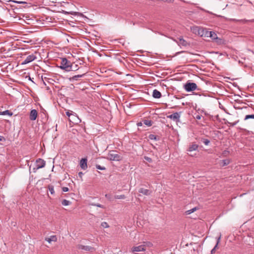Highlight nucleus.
<instances>
[{"instance_id":"nucleus-1","label":"nucleus","mask_w":254,"mask_h":254,"mask_svg":"<svg viewBox=\"0 0 254 254\" xmlns=\"http://www.w3.org/2000/svg\"><path fill=\"white\" fill-rule=\"evenodd\" d=\"M223 111H225V112L227 114V117H226L225 118H223V121H225V124H229L230 126H234L235 125H236L238 122L239 120H235V116L233 115L232 114H230L228 113L227 112L226 110L223 108Z\"/></svg>"},{"instance_id":"nucleus-2","label":"nucleus","mask_w":254,"mask_h":254,"mask_svg":"<svg viewBox=\"0 0 254 254\" xmlns=\"http://www.w3.org/2000/svg\"><path fill=\"white\" fill-rule=\"evenodd\" d=\"M59 67L66 71L73 70L72 66L70 62L65 58H63L61 62V65Z\"/></svg>"},{"instance_id":"nucleus-3","label":"nucleus","mask_w":254,"mask_h":254,"mask_svg":"<svg viewBox=\"0 0 254 254\" xmlns=\"http://www.w3.org/2000/svg\"><path fill=\"white\" fill-rule=\"evenodd\" d=\"M106 158L111 161H120L121 159V156L117 154V151L115 150L110 151Z\"/></svg>"},{"instance_id":"nucleus-4","label":"nucleus","mask_w":254,"mask_h":254,"mask_svg":"<svg viewBox=\"0 0 254 254\" xmlns=\"http://www.w3.org/2000/svg\"><path fill=\"white\" fill-rule=\"evenodd\" d=\"M46 162L43 159L39 158L36 161V168H34L33 170L34 172L38 169L43 168L45 166Z\"/></svg>"},{"instance_id":"nucleus-5","label":"nucleus","mask_w":254,"mask_h":254,"mask_svg":"<svg viewBox=\"0 0 254 254\" xmlns=\"http://www.w3.org/2000/svg\"><path fill=\"white\" fill-rule=\"evenodd\" d=\"M197 88V85L194 83L188 82L185 85V89L188 92L195 90Z\"/></svg>"},{"instance_id":"nucleus-6","label":"nucleus","mask_w":254,"mask_h":254,"mask_svg":"<svg viewBox=\"0 0 254 254\" xmlns=\"http://www.w3.org/2000/svg\"><path fill=\"white\" fill-rule=\"evenodd\" d=\"M181 113L176 112L175 113H173V114H171L170 115H169L167 116L168 118L171 119L174 121L176 122H179L180 120Z\"/></svg>"},{"instance_id":"nucleus-7","label":"nucleus","mask_w":254,"mask_h":254,"mask_svg":"<svg viewBox=\"0 0 254 254\" xmlns=\"http://www.w3.org/2000/svg\"><path fill=\"white\" fill-rule=\"evenodd\" d=\"M145 245H140L138 246L133 247L131 249V252L132 253L143 252L145 251Z\"/></svg>"},{"instance_id":"nucleus-8","label":"nucleus","mask_w":254,"mask_h":254,"mask_svg":"<svg viewBox=\"0 0 254 254\" xmlns=\"http://www.w3.org/2000/svg\"><path fill=\"white\" fill-rule=\"evenodd\" d=\"M138 192L142 194L143 195L149 196L151 194L152 191L149 189H146L143 188H140L138 190Z\"/></svg>"},{"instance_id":"nucleus-9","label":"nucleus","mask_w":254,"mask_h":254,"mask_svg":"<svg viewBox=\"0 0 254 254\" xmlns=\"http://www.w3.org/2000/svg\"><path fill=\"white\" fill-rule=\"evenodd\" d=\"M36 59V56L34 55H30L28 56L25 60L22 62V64H27L33 61H34Z\"/></svg>"},{"instance_id":"nucleus-10","label":"nucleus","mask_w":254,"mask_h":254,"mask_svg":"<svg viewBox=\"0 0 254 254\" xmlns=\"http://www.w3.org/2000/svg\"><path fill=\"white\" fill-rule=\"evenodd\" d=\"M193 32L195 34H197L200 36H203L204 34V30L202 28L197 26L193 28Z\"/></svg>"},{"instance_id":"nucleus-11","label":"nucleus","mask_w":254,"mask_h":254,"mask_svg":"<svg viewBox=\"0 0 254 254\" xmlns=\"http://www.w3.org/2000/svg\"><path fill=\"white\" fill-rule=\"evenodd\" d=\"M204 35L207 37H210L213 40H216L218 39L217 34L212 31H206Z\"/></svg>"},{"instance_id":"nucleus-12","label":"nucleus","mask_w":254,"mask_h":254,"mask_svg":"<svg viewBox=\"0 0 254 254\" xmlns=\"http://www.w3.org/2000/svg\"><path fill=\"white\" fill-rule=\"evenodd\" d=\"M87 159L86 158H82L80 161V166L83 170H86L87 168Z\"/></svg>"},{"instance_id":"nucleus-13","label":"nucleus","mask_w":254,"mask_h":254,"mask_svg":"<svg viewBox=\"0 0 254 254\" xmlns=\"http://www.w3.org/2000/svg\"><path fill=\"white\" fill-rule=\"evenodd\" d=\"M37 117V112L36 110H32L30 113L29 118L31 121H34L36 119Z\"/></svg>"},{"instance_id":"nucleus-14","label":"nucleus","mask_w":254,"mask_h":254,"mask_svg":"<svg viewBox=\"0 0 254 254\" xmlns=\"http://www.w3.org/2000/svg\"><path fill=\"white\" fill-rule=\"evenodd\" d=\"M198 146L196 144H194V143L191 144L189 145V148L187 150V151L191 153L193 151L196 150L198 148Z\"/></svg>"},{"instance_id":"nucleus-15","label":"nucleus","mask_w":254,"mask_h":254,"mask_svg":"<svg viewBox=\"0 0 254 254\" xmlns=\"http://www.w3.org/2000/svg\"><path fill=\"white\" fill-rule=\"evenodd\" d=\"M78 248L79 250H84V251H91L93 249V248H92L90 246H83V245H78Z\"/></svg>"},{"instance_id":"nucleus-16","label":"nucleus","mask_w":254,"mask_h":254,"mask_svg":"<svg viewBox=\"0 0 254 254\" xmlns=\"http://www.w3.org/2000/svg\"><path fill=\"white\" fill-rule=\"evenodd\" d=\"M161 96H162V95L160 91H159L157 89H154L153 90L152 96L154 98H157V99L160 98H161Z\"/></svg>"},{"instance_id":"nucleus-17","label":"nucleus","mask_w":254,"mask_h":254,"mask_svg":"<svg viewBox=\"0 0 254 254\" xmlns=\"http://www.w3.org/2000/svg\"><path fill=\"white\" fill-rule=\"evenodd\" d=\"M45 241H47L49 243H51L52 242H56L57 241V238L56 236L53 235L49 238H46Z\"/></svg>"},{"instance_id":"nucleus-18","label":"nucleus","mask_w":254,"mask_h":254,"mask_svg":"<svg viewBox=\"0 0 254 254\" xmlns=\"http://www.w3.org/2000/svg\"><path fill=\"white\" fill-rule=\"evenodd\" d=\"M85 74V73H82L81 74H78L76 75H74L71 78V80H77L79 79V78L83 77Z\"/></svg>"},{"instance_id":"nucleus-19","label":"nucleus","mask_w":254,"mask_h":254,"mask_svg":"<svg viewBox=\"0 0 254 254\" xmlns=\"http://www.w3.org/2000/svg\"><path fill=\"white\" fill-rule=\"evenodd\" d=\"M12 113L9 111L8 110H5L3 112L0 111V115H8L11 116L12 115Z\"/></svg>"},{"instance_id":"nucleus-20","label":"nucleus","mask_w":254,"mask_h":254,"mask_svg":"<svg viewBox=\"0 0 254 254\" xmlns=\"http://www.w3.org/2000/svg\"><path fill=\"white\" fill-rule=\"evenodd\" d=\"M142 122L143 124L146 125L148 127H150L152 125V122L151 120H144Z\"/></svg>"},{"instance_id":"nucleus-21","label":"nucleus","mask_w":254,"mask_h":254,"mask_svg":"<svg viewBox=\"0 0 254 254\" xmlns=\"http://www.w3.org/2000/svg\"><path fill=\"white\" fill-rule=\"evenodd\" d=\"M179 45H181L182 46H186L187 45V42L184 40L183 38H180L179 41L178 42Z\"/></svg>"},{"instance_id":"nucleus-22","label":"nucleus","mask_w":254,"mask_h":254,"mask_svg":"<svg viewBox=\"0 0 254 254\" xmlns=\"http://www.w3.org/2000/svg\"><path fill=\"white\" fill-rule=\"evenodd\" d=\"M66 115L69 118H71L73 120L74 119V118H76V116L75 115H74V114H72L71 113H70L69 111L66 112Z\"/></svg>"},{"instance_id":"nucleus-23","label":"nucleus","mask_w":254,"mask_h":254,"mask_svg":"<svg viewBox=\"0 0 254 254\" xmlns=\"http://www.w3.org/2000/svg\"><path fill=\"white\" fill-rule=\"evenodd\" d=\"M201 142L204 144L206 145H208L210 143L209 140L206 138H201Z\"/></svg>"},{"instance_id":"nucleus-24","label":"nucleus","mask_w":254,"mask_h":254,"mask_svg":"<svg viewBox=\"0 0 254 254\" xmlns=\"http://www.w3.org/2000/svg\"><path fill=\"white\" fill-rule=\"evenodd\" d=\"M220 239H221V235L218 238L217 242L216 245L215 246L214 248L211 251V253L212 254L215 253L216 249L217 248L218 243L219 240H220Z\"/></svg>"},{"instance_id":"nucleus-25","label":"nucleus","mask_w":254,"mask_h":254,"mask_svg":"<svg viewBox=\"0 0 254 254\" xmlns=\"http://www.w3.org/2000/svg\"><path fill=\"white\" fill-rule=\"evenodd\" d=\"M249 119H254V115H247L245 116L244 120L246 121Z\"/></svg>"},{"instance_id":"nucleus-26","label":"nucleus","mask_w":254,"mask_h":254,"mask_svg":"<svg viewBox=\"0 0 254 254\" xmlns=\"http://www.w3.org/2000/svg\"><path fill=\"white\" fill-rule=\"evenodd\" d=\"M148 138L150 140H157V136L154 134H150L148 136Z\"/></svg>"},{"instance_id":"nucleus-27","label":"nucleus","mask_w":254,"mask_h":254,"mask_svg":"<svg viewBox=\"0 0 254 254\" xmlns=\"http://www.w3.org/2000/svg\"><path fill=\"white\" fill-rule=\"evenodd\" d=\"M70 203V202L66 199H64L62 202V204L64 206L68 205Z\"/></svg>"},{"instance_id":"nucleus-28","label":"nucleus","mask_w":254,"mask_h":254,"mask_svg":"<svg viewBox=\"0 0 254 254\" xmlns=\"http://www.w3.org/2000/svg\"><path fill=\"white\" fill-rule=\"evenodd\" d=\"M231 162L230 159H223V166L228 165Z\"/></svg>"},{"instance_id":"nucleus-29","label":"nucleus","mask_w":254,"mask_h":254,"mask_svg":"<svg viewBox=\"0 0 254 254\" xmlns=\"http://www.w3.org/2000/svg\"><path fill=\"white\" fill-rule=\"evenodd\" d=\"M115 199H125L126 198V196L124 194L122 195H116L115 196Z\"/></svg>"},{"instance_id":"nucleus-30","label":"nucleus","mask_w":254,"mask_h":254,"mask_svg":"<svg viewBox=\"0 0 254 254\" xmlns=\"http://www.w3.org/2000/svg\"><path fill=\"white\" fill-rule=\"evenodd\" d=\"M90 205H93V206H96L102 208H105V206L104 205L100 204H98V203H92L90 204Z\"/></svg>"},{"instance_id":"nucleus-31","label":"nucleus","mask_w":254,"mask_h":254,"mask_svg":"<svg viewBox=\"0 0 254 254\" xmlns=\"http://www.w3.org/2000/svg\"><path fill=\"white\" fill-rule=\"evenodd\" d=\"M49 190L51 194H54L55 193L54 188L53 186H49Z\"/></svg>"},{"instance_id":"nucleus-32","label":"nucleus","mask_w":254,"mask_h":254,"mask_svg":"<svg viewBox=\"0 0 254 254\" xmlns=\"http://www.w3.org/2000/svg\"><path fill=\"white\" fill-rule=\"evenodd\" d=\"M101 226L105 228H109V226L106 222H103L101 223Z\"/></svg>"},{"instance_id":"nucleus-33","label":"nucleus","mask_w":254,"mask_h":254,"mask_svg":"<svg viewBox=\"0 0 254 254\" xmlns=\"http://www.w3.org/2000/svg\"><path fill=\"white\" fill-rule=\"evenodd\" d=\"M96 168L100 170H104L106 169L105 167L101 166L99 165H96Z\"/></svg>"},{"instance_id":"nucleus-34","label":"nucleus","mask_w":254,"mask_h":254,"mask_svg":"<svg viewBox=\"0 0 254 254\" xmlns=\"http://www.w3.org/2000/svg\"><path fill=\"white\" fill-rule=\"evenodd\" d=\"M143 243V245H145V246H147L148 247H151L153 245L152 244L149 242H144Z\"/></svg>"},{"instance_id":"nucleus-35","label":"nucleus","mask_w":254,"mask_h":254,"mask_svg":"<svg viewBox=\"0 0 254 254\" xmlns=\"http://www.w3.org/2000/svg\"><path fill=\"white\" fill-rule=\"evenodd\" d=\"M193 213V212H192V211L191 209H190V210H187V211H186L185 212V214H186V215H189V214H191V213Z\"/></svg>"},{"instance_id":"nucleus-36","label":"nucleus","mask_w":254,"mask_h":254,"mask_svg":"<svg viewBox=\"0 0 254 254\" xmlns=\"http://www.w3.org/2000/svg\"><path fill=\"white\" fill-rule=\"evenodd\" d=\"M62 190L64 192H67L69 190V189L67 187H63L62 188Z\"/></svg>"},{"instance_id":"nucleus-37","label":"nucleus","mask_w":254,"mask_h":254,"mask_svg":"<svg viewBox=\"0 0 254 254\" xmlns=\"http://www.w3.org/2000/svg\"><path fill=\"white\" fill-rule=\"evenodd\" d=\"M229 152L227 150H224L223 151V156H226L227 154H228Z\"/></svg>"},{"instance_id":"nucleus-38","label":"nucleus","mask_w":254,"mask_h":254,"mask_svg":"<svg viewBox=\"0 0 254 254\" xmlns=\"http://www.w3.org/2000/svg\"><path fill=\"white\" fill-rule=\"evenodd\" d=\"M144 158H145V159L146 160H147V161H148V162H150L151 161V159L150 158L148 157H146V156H145V157H144Z\"/></svg>"},{"instance_id":"nucleus-39","label":"nucleus","mask_w":254,"mask_h":254,"mask_svg":"<svg viewBox=\"0 0 254 254\" xmlns=\"http://www.w3.org/2000/svg\"><path fill=\"white\" fill-rule=\"evenodd\" d=\"M5 138L3 136L0 135V141H5Z\"/></svg>"},{"instance_id":"nucleus-40","label":"nucleus","mask_w":254,"mask_h":254,"mask_svg":"<svg viewBox=\"0 0 254 254\" xmlns=\"http://www.w3.org/2000/svg\"><path fill=\"white\" fill-rule=\"evenodd\" d=\"M198 208L196 207H195L191 209L192 212H194L195 211H196Z\"/></svg>"},{"instance_id":"nucleus-41","label":"nucleus","mask_w":254,"mask_h":254,"mask_svg":"<svg viewBox=\"0 0 254 254\" xmlns=\"http://www.w3.org/2000/svg\"><path fill=\"white\" fill-rule=\"evenodd\" d=\"M83 174L82 172H79V173H78V176H79L80 178H81V177H82V176Z\"/></svg>"},{"instance_id":"nucleus-42","label":"nucleus","mask_w":254,"mask_h":254,"mask_svg":"<svg viewBox=\"0 0 254 254\" xmlns=\"http://www.w3.org/2000/svg\"><path fill=\"white\" fill-rule=\"evenodd\" d=\"M240 21L243 22H246L248 21L247 20H240Z\"/></svg>"},{"instance_id":"nucleus-43","label":"nucleus","mask_w":254,"mask_h":254,"mask_svg":"<svg viewBox=\"0 0 254 254\" xmlns=\"http://www.w3.org/2000/svg\"><path fill=\"white\" fill-rule=\"evenodd\" d=\"M105 197H107V198H109V194H106L105 195Z\"/></svg>"},{"instance_id":"nucleus-44","label":"nucleus","mask_w":254,"mask_h":254,"mask_svg":"<svg viewBox=\"0 0 254 254\" xmlns=\"http://www.w3.org/2000/svg\"><path fill=\"white\" fill-rule=\"evenodd\" d=\"M189 155L191 156H194L195 154H191V153H188Z\"/></svg>"},{"instance_id":"nucleus-45","label":"nucleus","mask_w":254,"mask_h":254,"mask_svg":"<svg viewBox=\"0 0 254 254\" xmlns=\"http://www.w3.org/2000/svg\"><path fill=\"white\" fill-rule=\"evenodd\" d=\"M142 125L141 123H139L137 124L138 126H141Z\"/></svg>"},{"instance_id":"nucleus-46","label":"nucleus","mask_w":254,"mask_h":254,"mask_svg":"<svg viewBox=\"0 0 254 254\" xmlns=\"http://www.w3.org/2000/svg\"><path fill=\"white\" fill-rule=\"evenodd\" d=\"M196 118H197V119H200V117H199V116H197V117H196Z\"/></svg>"},{"instance_id":"nucleus-47","label":"nucleus","mask_w":254,"mask_h":254,"mask_svg":"<svg viewBox=\"0 0 254 254\" xmlns=\"http://www.w3.org/2000/svg\"><path fill=\"white\" fill-rule=\"evenodd\" d=\"M18 3H23V2L22 1H18Z\"/></svg>"},{"instance_id":"nucleus-48","label":"nucleus","mask_w":254,"mask_h":254,"mask_svg":"<svg viewBox=\"0 0 254 254\" xmlns=\"http://www.w3.org/2000/svg\"><path fill=\"white\" fill-rule=\"evenodd\" d=\"M72 69H73V70H75V67H74V68L72 67Z\"/></svg>"},{"instance_id":"nucleus-49","label":"nucleus","mask_w":254,"mask_h":254,"mask_svg":"<svg viewBox=\"0 0 254 254\" xmlns=\"http://www.w3.org/2000/svg\"><path fill=\"white\" fill-rule=\"evenodd\" d=\"M223 78H227V77H223Z\"/></svg>"},{"instance_id":"nucleus-50","label":"nucleus","mask_w":254,"mask_h":254,"mask_svg":"<svg viewBox=\"0 0 254 254\" xmlns=\"http://www.w3.org/2000/svg\"><path fill=\"white\" fill-rule=\"evenodd\" d=\"M219 105L220 106L221 105V103H219ZM220 108H221V107L220 106Z\"/></svg>"}]
</instances>
